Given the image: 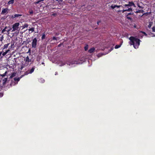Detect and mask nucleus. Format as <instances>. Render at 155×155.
<instances>
[{
  "label": "nucleus",
  "mask_w": 155,
  "mask_h": 155,
  "mask_svg": "<svg viewBox=\"0 0 155 155\" xmlns=\"http://www.w3.org/2000/svg\"><path fill=\"white\" fill-rule=\"evenodd\" d=\"M129 39L130 40L129 42L130 45H133L135 48H138L140 45V42L141 41L138 38L133 36L130 37Z\"/></svg>",
  "instance_id": "obj_1"
},
{
  "label": "nucleus",
  "mask_w": 155,
  "mask_h": 155,
  "mask_svg": "<svg viewBox=\"0 0 155 155\" xmlns=\"http://www.w3.org/2000/svg\"><path fill=\"white\" fill-rule=\"evenodd\" d=\"M35 68V67H33L31 69H29L26 71L25 72L24 75H27L28 74H31L34 71Z\"/></svg>",
  "instance_id": "obj_2"
},
{
  "label": "nucleus",
  "mask_w": 155,
  "mask_h": 155,
  "mask_svg": "<svg viewBox=\"0 0 155 155\" xmlns=\"http://www.w3.org/2000/svg\"><path fill=\"white\" fill-rule=\"evenodd\" d=\"M19 23H16L12 25V28L13 30L12 31H14L16 30H18L19 28Z\"/></svg>",
  "instance_id": "obj_3"
},
{
  "label": "nucleus",
  "mask_w": 155,
  "mask_h": 155,
  "mask_svg": "<svg viewBox=\"0 0 155 155\" xmlns=\"http://www.w3.org/2000/svg\"><path fill=\"white\" fill-rule=\"evenodd\" d=\"M37 40L36 38H34L32 40L31 46L32 48H35L36 47Z\"/></svg>",
  "instance_id": "obj_4"
},
{
  "label": "nucleus",
  "mask_w": 155,
  "mask_h": 155,
  "mask_svg": "<svg viewBox=\"0 0 155 155\" xmlns=\"http://www.w3.org/2000/svg\"><path fill=\"white\" fill-rule=\"evenodd\" d=\"M24 60L25 61V66H28L29 64V62H30L31 61V60L29 58L28 56H27L24 59Z\"/></svg>",
  "instance_id": "obj_5"
},
{
  "label": "nucleus",
  "mask_w": 155,
  "mask_h": 155,
  "mask_svg": "<svg viewBox=\"0 0 155 155\" xmlns=\"http://www.w3.org/2000/svg\"><path fill=\"white\" fill-rule=\"evenodd\" d=\"M11 28L6 26L5 27V28L2 30V33H3L4 32L6 31L8 32V34H9V31H11Z\"/></svg>",
  "instance_id": "obj_6"
},
{
  "label": "nucleus",
  "mask_w": 155,
  "mask_h": 155,
  "mask_svg": "<svg viewBox=\"0 0 155 155\" xmlns=\"http://www.w3.org/2000/svg\"><path fill=\"white\" fill-rule=\"evenodd\" d=\"M8 10V9L7 8H3L1 13V14H4L6 12H8L7 11Z\"/></svg>",
  "instance_id": "obj_7"
},
{
  "label": "nucleus",
  "mask_w": 155,
  "mask_h": 155,
  "mask_svg": "<svg viewBox=\"0 0 155 155\" xmlns=\"http://www.w3.org/2000/svg\"><path fill=\"white\" fill-rule=\"evenodd\" d=\"M95 50V48L94 47H92L89 50L88 52L89 53H91L94 51Z\"/></svg>",
  "instance_id": "obj_8"
},
{
  "label": "nucleus",
  "mask_w": 155,
  "mask_h": 155,
  "mask_svg": "<svg viewBox=\"0 0 155 155\" xmlns=\"http://www.w3.org/2000/svg\"><path fill=\"white\" fill-rule=\"evenodd\" d=\"M8 80V78H5L3 79L2 80V82H3V84L4 85L6 83L7 81Z\"/></svg>",
  "instance_id": "obj_9"
},
{
  "label": "nucleus",
  "mask_w": 155,
  "mask_h": 155,
  "mask_svg": "<svg viewBox=\"0 0 155 155\" xmlns=\"http://www.w3.org/2000/svg\"><path fill=\"white\" fill-rule=\"evenodd\" d=\"M132 8H128V9H126L123 10L122 12H126V11L129 12V11H132Z\"/></svg>",
  "instance_id": "obj_10"
},
{
  "label": "nucleus",
  "mask_w": 155,
  "mask_h": 155,
  "mask_svg": "<svg viewBox=\"0 0 155 155\" xmlns=\"http://www.w3.org/2000/svg\"><path fill=\"white\" fill-rule=\"evenodd\" d=\"M129 5H129V6H135V4L133 2H129Z\"/></svg>",
  "instance_id": "obj_11"
},
{
  "label": "nucleus",
  "mask_w": 155,
  "mask_h": 155,
  "mask_svg": "<svg viewBox=\"0 0 155 155\" xmlns=\"http://www.w3.org/2000/svg\"><path fill=\"white\" fill-rule=\"evenodd\" d=\"M45 32H44L42 34V36L41 37V40H43L45 38Z\"/></svg>",
  "instance_id": "obj_12"
},
{
  "label": "nucleus",
  "mask_w": 155,
  "mask_h": 155,
  "mask_svg": "<svg viewBox=\"0 0 155 155\" xmlns=\"http://www.w3.org/2000/svg\"><path fill=\"white\" fill-rule=\"evenodd\" d=\"M14 2V0H10L8 2V4L9 5L10 4H13Z\"/></svg>",
  "instance_id": "obj_13"
},
{
  "label": "nucleus",
  "mask_w": 155,
  "mask_h": 155,
  "mask_svg": "<svg viewBox=\"0 0 155 155\" xmlns=\"http://www.w3.org/2000/svg\"><path fill=\"white\" fill-rule=\"evenodd\" d=\"M44 1V0H39V1H38L37 2H35L34 3L35 4L37 5V4H38L39 3L41 2H43Z\"/></svg>",
  "instance_id": "obj_14"
},
{
  "label": "nucleus",
  "mask_w": 155,
  "mask_h": 155,
  "mask_svg": "<svg viewBox=\"0 0 155 155\" xmlns=\"http://www.w3.org/2000/svg\"><path fill=\"white\" fill-rule=\"evenodd\" d=\"M15 73L14 72L12 73V74L10 76V77H9V78H10V79L12 78H13V77L15 76Z\"/></svg>",
  "instance_id": "obj_15"
},
{
  "label": "nucleus",
  "mask_w": 155,
  "mask_h": 155,
  "mask_svg": "<svg viewBox=\"0 0 155 155\" xmlns=\"http://www.w3.org/2000/svg\"><path fill=\"white\" fill-rule=\"evenodd\" d=\"M41 56L38 55L36 58V60L38 61H39L40 59H41Z\"/></svg>",
  "instance_id": "obj_16"
},
{
  "label": "nucleus",
  "mask_w": 155,
  "mask_h": 155,
  "mask_svg": "<svg viewBox=\"0 0 155 155\" xmlns=\"http://www.w3.org/2000/svg\"><path fill=\"white\" fill-rule=\"evenodd\" d=\"M22 76H21L20 78H15L14 79V80L15 81H19L20 80V78H21V77Z\"/></svg>",
  "instance_id": "obj_17"
},
{
  "label": "nucleus",
  "mask_w": 155,
  "mask_h": 155,
  "mask_svg": "<svg viewBox=\"0 0 155 155\" xmlns=\"http://www.w3.org/2000/svg\"><path fill=\"white\" fill-rule=\"evenodd\" d=\"M9 44V43H8L7 44H6L4 46V47H3L4 48H3V49L7 48H8Z\"/></svg>",
  "instance_id": "obj_18"
},
{
  "label": "nucleus",
  "mask_w": 155,
  "mask_h": 155,
  "mask_svg": "<svg viewBox=\"0 0 155 155\" xmlns=\"http://www.w3.org/2000/svg\"><path fill=\"white\" fill-rule=\"evenodd\" d=\"M15 15V18H17V17H20V16H22V15L21 14H15V15Z\"/></svg>",
  "instance_id": "obj_19"
},
{
  "label": "nucleus",
  "mask_w": 155,
  "mask_h": 155,
  "mask_svg": "<svg viewBox=\"0 0 155 155\" xmlns=\"http://www.w3.org/2000/svg\"><path fill=\"white\" fill-rule=\"evenodd\" d=\"M152 24H153V22H149V25L148 26V27L149 28H150V27H151Z\"/></svg>",
  "instance_id": "obj_20"
},
{
  "label": "nucleus",
  "mask_w": 155,
  "mask_h": 155,
  "mask_svg": "<svg viewBox=\"0 0 155 155\" xmlns=\"http://www.w3.org/2000/svg\"><path fill=\"white\" fill-rule=\"evenodd\" d=\"M121 45V44L119 45H116V46L115 47V49H117V48H119L120 47Z\"/></svg>",
  "instance_id": "obj_21"
},
{
  "label": "nucleus",
  "mask_w": 155,
  "mask_h": 155,
  "mask_svg": "<svg viewBox=\"0 0 155 155\" xmlns=\"http://www.w3.org/2000/svg\"><path fill=\"white\" fill-rule=\"evenodd\" d=\"M29 13L31 15H32V14L33 13V12L32 10H30L29 11Z\"/></svg>",
  "instance_id": "obj_22"
},
{
  "label": "nucleus",
  "mask_w": 155,
  "mask_h": 155,
  "mask_svg": "<svg viewBox=\"0 0 155 155\" xmlns=\"http://www.w3.org/2000/svg\"><path fill=\"white\" fill-rule=\"evenodd\" d=\"M7 73V72L5 71L4 73L2 74H0V75L1 76H2V77H4L6 76Z\"/></svg>",
  "instance_id": "obj_23"
},
{
  "label": "nucleus",
  "mask_w": 155,
  "mask_h": 155,
  "mask_svg": "<svg viewBox=\"0 0 155 155\" xmlns=\"http://www.w3.org/2000/svg\"><path fill=\"white\" fill-rule=\"evenodd\" d=\"M28 30L29 31H31V32H33L34 31V27H32L31 28L29 29H28Z\"/></svg>",
  "instance_id": "obj_24"
},
{
  "label": "nucleus",
  "mask_w": 155,
  "mask_h": 155,
  "mask_svg": "<svg viewBox=\"0 0 155 155\" xmlns=\"http://www.w3.org/2000/svg\"><path fill=\"white\" fill-rule=\"evenodd\" d=\"M28 26V25L27 24H25L23 26V28H27Z\"/></svg>",
  "instance_id": "obj_25"
},
{
  "label": "nucleus",
  "mask_w": 155,
  "mask_h": 155,
  "mask_svg": "<svg viewBox=\"0 0 155 155\" xmlns=\"http://www.w3.org/2000/svg\"><path fill=\"white\" fill-rule=\"evenodd\" d=\"M88 45H87L84 48L85 51H87L88 49Z\"/></svg>",
  "instance_id": "obj_26"
},
{
  "label": "nucleus",
  "mask_w": 155,
  "mask_h": 155,
  "mask_svg": "<svg viewBox=\"0 0 155 155\" xmlns=\"http://www.w3.org/2000/svg\"><path fill=\"white\" fill-rule=\"evenodd\" d=\"M26 66H27L25 65V64H23L21 66V69L22 70Z\"/></svg>",
  "instance_id": "obj_27"
},
{
  "label": "nucleus",
  "mask_w": 155,
  "mask_h": 155,
  "mask_svg": "<svg viewBox=\"0 0 155 155\" xmlns=\"http://www.w3.org/2000/svg\"><path fill=\"white\" fill-rule=\"evenodd\" d=\"M112 9H114L116 7V5H112L110 7Z\"/></svg>",
  "instance_id": "obj_28"
},
{
  "label": "nucleus",
  "mask_w": 155,
  "mask_h": 155,
  "mask_svg": "<svg viewBox=\"0 0 155 155\" xmlns=\"http://www.w3.org/2000/svg\"><path fill=\"white\" fill-rule=\"evenodd\" d=\"M52 40H57V38L55 37L54 36L52 38Z\"/></svg>",
  "instance_id": "obj_29"
},
{
  "label": "nucleus",
  "mask_w": 155,
  "mask_h": 155,
  "mask_svg": "<svg viewBox=\"0 0 155 155\" xmlns=\"http://www.w3.org/2000/svg\"><path fill=\"white\" fill-rule=\"evenodd\" d=\"M3 36H2L1 37H0V41H2L3 39Z\"/></svg>",
  "instance_id": "obj_30"
},
{
  "label": "nucleus",
  "mask_w": 155,
  "mask_h": 155,
  "mask_svg": "<svg viewBox=\"0 0 155 155\" xmlns=\"http://www.w3.org/2000/svg\"><path fill=\"white\" fill-rule=\"evenodd\" d=\"M152 31L155 32V26H153L152 28Z\"/></svg>",
  "instance_id": "obj_31"
},
{
  "label": "nucleus",
  "mask_w": 155,
  "mask_h": 155,
  "mask_svg": "<svg viewBox=\"0 0 155 155\" xmlns=\"http://www.w3.org/2000/svg\"><path fill=\"white\" fill-rule=\"evenodd\" d=\"M7 54V52H4L2 54L3 56Z\"/></svg>",
  "instance_id": "obj_32"
},
{
  "label": "nucleus",
  "mask_w": 155,
  "mask_h": 155,
  "mask_svg": "<svg viewBox=\"0 0 155 155\" xmlns=\"http://www.w3.org/2000/svg\"><path fill=\"white\" fill-rule=\"evenodd\" d=\"M11 18L12 19H14L15 18L14 15H12L11 16Z\"/></svg>",
  "instance_id": "obj_33"
},
{
  "label": "nucleus",
  "mask_w": 155,
  "mask_h": 155,
  "mask_svg": "<svg viewBox=\"0 0 155 155\" xmlns=\"http://www.w3.org/2000/svg\"><path fill=\"white\" fill-rule=\"evenodd\" d=\"M126 17H127V18L131 20L132 19V18L131 17H129L127 16Z\"/></svg>",
  "instance_id": "obj_34"
},
{
  "label": "nucleus",
  "mask_w": 155,
  "mask_h": 155,
  "mask_svg": "<svg viewBox=\"0 0 155 155\" xmlns=\"http://www.w3.org/2000/svg\"><path fill=\"white\" fill-rule=\"evenodd\" d=\"M62 45V44H61V43L60 44H59V45H58V47H60Z\"/></svg>",
  "instance_id": "obj_35"
},
{
  "label": "nucleus",
  "mask_w": 155,
  "mask_h": 155,
  "mask_svg": "<svg viewBox=\"0 0 155 155\" xmlns=\"http://www.w3.org/2000/svg\"><path fill=\"white\" fill-rule=\"evenodd\" d=\"M141 11V10H139L138 11H137V12H136V13H138L140 12Z\"/></svg>",
  "instance_id": "obj_36"
},
{
  "label": "nucleus",
  "mask_w": 155,
  "mask_h": 155,
  "mask_svg": "<svg viewBox=\"0 0 155 155\" xmlns=\"http://www.w3.org/2000/svg\"><path fill=\"white\" fill-rule=\"evenodd\" d=\"M129 5V4H125L124 5V6L126 7V6H129V5Z\"/></svg>",
  "instance_id": "obj_37"
},
{
  "label": "nucleus",
  "mask_w": 155,
  "mask_h": 155,
  "mask_svg": "<svg viewBox=\"0 0 155 155\" xmlns=\"http://www.w3.org/2000/svg\"><path fill=\"white\" fill-rule=\"evenodd\" d=\"M3 96V94L2 93H0V97H1Z\"/></svg>",
  "instance_id": "obj_38"
},
{
  "label": "nucleus",
  "mask_w": 155,
  "mask_h": 155,
  "mask_svg": "<svg viewBox=\"0 0 155 155\" xmlns=\"http://www.w3.org/2000/svg\"><path fill=\"white\" fill-rule=\"evenodd\" d=\"M116 7L117 8H120L121 6L120 5H116Z\"/></svg>",
  "instance_id": "obj_39"
},
{
  "label": "nucleus",
  "mask_w": 155,
  "mask_h": 155,
  "mask_svg": "<svg viewBox=\"0 0 155 155\" xmlns=\"http://www.w3.org/2000/svg\"><path fill=\"white\" fill-rule=\"evenodd\" d=\"M131 14H132L131 13H129L127 15V16H128V15H131Z\"/></svg>",
  "instance_id": "obj_40"
},
{
  "label": "nucleus",
  "mask_w": 155,
  "mask_h": 155,
  "mask_svg": "<svg viewBox=\"0 0 155 155\" xmlns=\"http://www.w3.org/2000/svg\"><path fill=\"white\" fill-rule=\"evenodd\" d=\"M57 14L56 13H54L52 15L54 16H55Z\"/></svg>",
  "instance_id": "obj_41"
},
{
  "label": "nucleus",
  "mask_w": 155,
  "mask_h": 155,
  "mask_svg": "<svg viewBox=\"0 0 155 155\" xmlns=\"http://www.w3.org/2000/svg\"><path fill=\"white\" fill-rule=\"evenodd\" d=\"M101 22L100 21H99L97 22V24L98 25H99V23Z\"/></svg>",
  "instance_id": "obj_42"
},
{
  "label": "nucleus",
  "mask_w": 155,
  "mask_h": 155,
  "mask_svg": "<svg viewBox=\"0 0 155 155\" xmlns=\"http://www.w3.org/2000/svg\"><path fill=\"white\" fill-rule=\"evenodd\" d=\"M9 51V50H7L6 51H5V52H7V53Z\"/></svg>",
  "instance_id": "obj_43"
},
{
  "label": "nucleus",
  "mask_w": 155,
  "mask_h": 155,
  "mask_svg": "<svg viewBox=\"0 0 155 155\" xmlns=\"http://www.w3.org/2000/svg\"><path fill=\"white\" fill-rule=\"evenodd\" d=\"M143 10H141V11L140 12H141L143 13Z\"/></svg>",
  "instance_id": "obj_44"
},
{
  "label": "nucleus",
  "mask_w": 155,
  "mask_h": 155,
  "mask_svg": "<svg viewBox=\"0 0 155 155\" xmlns=\"http://www.w3.org/2000/svg\"><path fill=\"white\" fill-rule=\"evenodd\" d=\"M142 33L144 34H146V33L144 32H142Z\"/></svg>",
  "instance_id": "obj_45"
},
{
  "label": "nucleus",
  "mask_w": 155,
  "mask_h": 155,
  "mask_svg": "<svg viewBox=\"0 0 155 155\" xmlns=\"http://www.w3.org/2000/svg\"><path fill=\"white\" fill-rule=\"evenodd\" d=\"M41 64H44L45 63H44V62H42Z\"/></svg>",
  "instance_id": "obj_46"
},
{
  "label": "nucleus",
  "mask_w": 155,
  "mask_h": 155,
  "mask_svg": "<svg viewBox=\"0 0 155 155\" xmlns=\"http://www.w3.org/2000/svg\"><path fill=\"white\" fill-rule=\"evenodd\" d=\"M113 48L112 47V48H111V50H112L113 49Z\"/></svg>",
  "instance_id": "obj_47"
}]
</instances>
